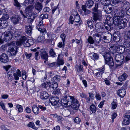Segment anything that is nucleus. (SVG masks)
<instances>
[{
  "mask_svg": "<svg viewBox=\"0 0 130 130\" xmlns=\"http://www.w3.org/2000/svg\"><path fill=\"white\" fill-rule=\"evenodd\" d=\"M111 106L112 108L115 109L117 106V104L116 102H115L114 101H113L111 103Z\"/></svg>",
  "mask_w": 130,
  "mask_h": 130,
  "instance_id": "bf43d9fd",
  "label": "nucleus"
},
{
  "mask_svg": "<svg viewBox=\"0 0 130 130\" xmlns=\"http://www.w3.org/2000/svg\"><path fill=\"white\" fill-rule=\"evenodd\" d=\"M14 2L13 5L17 7H20L21 6V4L19 3L17 0H13Z\"/></svg>",
  "mask_w": 130,
  "mask_h": 130,
  "instance_id": "8fccbe9b",
  "label": "nucleus"
},
{
  "mask_svg": "<svg viewBox=\"0 0 130 130\" xmlns=\"http://www.w3.org/2000/svg\"><path fill=\"white\" fill-rule=\"evenodd\" d=\"M98 70L99 71L94 74L96 78L98 79H100L102 78V74L104 71V67L100 68L98 69Z\"/></svg>",
  "mask_w": 130,
  "mask_h": 130,
  "instance_id": "ddd939ff",
  "label": "nucleus"
},
{
  "mask_svg": "<svg viewBox=\"0 0 130 130\" xmlns=\"http://www.w3.org/2000/svg\"><path fill=\"white\" fill-rule=\"evenodd\" d=\"M42 30L43 31L41 33L42 34V35H43L45 39H54L53 37L55 36L56 35L55 34H52L49 33H47L45 29H43Z\"/></svg>",
  "mask_w": 130,
  "mask_h": 130,
  "instance_id": "9d476101",
  "label": "nucleus"
},
{
  "mask_svg": "<svg viewBox=\"0 0 130 130\" xmlns=\"http://www.w3.org/2000/svg\"><path fill=\"white\" fill-rule=\"evenodd\" d=\"M92 19L95 22L97 21H100L102 17L101 12H99L97 13H92Z\"/></svg>",
  "mask_w": 130,
  "mask_h": 130,
  "instance_id": "4468645a",
  "label": "nucleus"
},
{
  "mask_svg": "<svg viewBox=\"0 0 130 130\" xmlns=\"http://www.w3.org/2000/svg\"><path fill=\"white\" fill-rule=\"evenodd\" d=\"M94 40L93 39L92 37L89 36L88 39V41L90 44H92L94 43Z\"/></svg>",
  "mask_w": 130,
  "mask_h": 130,
  "instance_id": "603ef678",
  "label": "nucleus"
},
{
  "mask_svg": "<svg viewBox=\"0 0 130 130\" xmlns=\"http://www.w3.org/2000/svg\"><path fill=\"white\" fill-rule=\"evenodd\" d=\"M92 54L93 59L97 60L99 58V56L98 54L95 53H92Z\"/></svg>",
  "mask_w": 130,
  "mask_h": 130,
  "instance_id": "de8ad7c7",
  "label": "nucleus"
},
{
  "mask_svg": "<svg viewBox=\"0 0 130 130\" xmlns=\"http://www.w3.org/2000/svg\"><path fill=\"white\" fill-rule=\"evenodd\" d=\"M89 98L91 100H93L94 99V94L91 92H90L89 93Z\"/></svg>",
  "mask_w": 130,
  "mask_h": 130,
  "instance_id": "0e129e2a",
  "label": "nucleus"
},
{
  "mask_svg": "<svg viewBox=\"0 0 130 130\" xmlns=\"http://www.w3.org/2000/svg\"><path fill=\"white\" fill-rule=\"evenodd\" d=\"M117 47L118 52L120 53L121 54L124 53H125L126 50L123 45L117 44Z\"/></svg>",
  "mask_w": 130,
  "mask_h": 130,
  "instance_id": "5701e85b",
  "label": "nucleus"
},
{
  "mask_svg": "<svg viewBox=\"0 0 130 130\" xmlns=\"http://www.w3.org/2000/svg\"><path fill=\"white\" fill-rule=\"evenodd\" d=\"M40 52L41 58L44 60H48V54L46 51L44 49H42Z\"/></svg>",
  "mask_w": 130,
  "mask_h": 130,
  "instance_id": "6ab92c4d",
  "label": "nucleus"
},
{
  "mask_svg": "<svg viewBox=\"0 0 130 130\" xmlns=\"http://www.w3.org/2000/svg\"><path fill=\"white\" fill-rule=\"evenodd\" d=\"M126 94V90L123 89H121L118 90V95L121 98H123Z\"/></svg>",
  "mask_w": 130,
  "mask_h": 130,
  "instance_id": "c756f323",
  "label": "nucleus"
},
{
  "mask_svg": "<svg viewBox=\"0 0 130 130\" xmlns=\"http://www.w3.org/2000/svg\"><path fill=\"white\" fill-rule=\"evenodd\" d=\"M20 16L18 15H15L12 16L11 19V20L12 22L14 24H17L19 21L20 19Z\"/></svg>",
  "mask_w": 130,
  "mask_h": 130,
  "instance_id": "a878e982",
  "label": "nucleus"
},
{
  "mask_svg": "<svg viewBox=\"0 0 130 130\" xmlns=\"http://www.w3.org/2000/svg\"><path fill=\"white\" fill-rule=\"evenodd\" d=\"M48 14L47 13L42 14L40 15L39 17V19L43 20L44 19H47L48 18Z\"/></svg>",
  "mask_w": 130,
  "mask_h": 130,
  "instance_id": "c03bdc74",
  "label": "nucleus"
},
{
  "mask_svg": "<svg viewBox=\"0 0 130 130\" xmlns=\"http://www.w3.org/2000/svg\"><path fill=\"white\" fill-rule=\"evenodd\" d=\"M50 101L52 105H55L59 102V99L58 97L55 96L50 98Z\"/></svg>",
  "mask_w": 130,
  "mask_h": 130,
  "instance_id": "2eb2a0df",
  "label": "nucleus"
},
{
  "mask_svg": "<svg viewBox=\"0 0 130 130\" xmlns=\"http://www.w3.org/2000/svg\"><path fill=\"white\" fill-rule=\"evenodd\" d=\"M93 37L94 41L97 43H99L103 38L102 36L98 33H96L94 35Z\"/></svg>",
  "mask_w": 130,
  "mask_h": 130,
  "instance_id": "aec40b11",
  "label": "nucleus"
},
{
  "mask_svg": "<svg viewBox=\"0 0 130 130\" xmlns=\"http://www.w3.org/2000/svg\"><path fill=\"white\" fill-rule=\"evenodd\" d=\"M36 16V14H35L34 13H31V15L28 17V18L34 20Z\"/></svg>",
  "mask_w": 130,
  "mask_h": 130,
  "instance_id": "680f3d73",
  "label": "nucleus"
},
{
  "mask_svg": "<svg viewBox=\"0 0 130 130\" xmlns=\"http://www.w3.org/2000/svg\"><path fill=\"white\" fill-rule=\"evenodd\" d=\"M90 109L92 113H94L96 111V108L95 105L94 104H92L90 107Z\"/></svg>",
  "mask_w": 130,
  "mask_h": 130,
  "instance_id": "37998d69",
  "label": "nucleus"
},
{
  "mask_svg": "<svg viewBox=\"0 0 130 130\" xmlns=\"http://www.w3.org/2000/svg\"><path fill=\"white\" fill-rule=\"evenodd\" d=\"M95 29L97 32L104 34L106 32L104 26L102 25L101 23H97L95 26Z\"/></svg>",
  "mask_w": 130,
  "mask_h": 130,
  "instance_id": "0eeeda50",
  "label": "nucleus"
},
{
  "mask_svg": "<svg viewBox=\"0 0 130 130\" xmlns=\"http://www.w3.org/2000/svg\"><path fill=\"white\" fill-rule=\"evenodd\" d=\"M34 9V7L33 5H31L28 6L26 8L25 11L27 13H31Z\"/></svg>",
  "mask_w": 130,
  "mask_h": 130,
  "instance_id": "bb28decb",
  "label": "nucleus"
},
{
  "mask_svg": "<svg viewBox=\"0 0 130 130\" xmlns=\"http://www.w3.org/2000/svg\"><path fill=\"white\" fill-rule=\"evenodd\" d=\"M113 6L116 7L120 5L121 7L125 8L129 6V3L126 1L124 2L125 0H112Z\"/></svg>",
  "mask_w": 130,
  "mask_h": 130,
  "instance_id": "7ed1b4c3",
  "label": "nucleus"
},
{
  "mask_svg": "<svg viewBox=\"0 0 130 130\" xmlns=\"http://www.w3.org/2000/svg\"><path fill=\"white\" fill-rule=\"evenodd\" d=\"M14 71L13 70L10 71L7 73V76L10 77L12 75H13V74H14Z\"/></svg>",
  "mask_w": 130,
  "mask_h": 130,
  "instance_id": "338daca9",
  "label": "nucleus"
},
{
  "mask_svg": "<svg viewBox=\"0 0 130 130\" xmlns=\"http://www.w3.org/2000/svg\"><path fill=\"white\" fill-rule=\"evenodd\" d=\"M53 82L57 83V82L60 80V76L58 75H56L53 78Z\"/></svg>",
  "mask_w": 130,
  "mask_h": 130,
  "instance_id": "09e8293b",
  "label": "nucleus"
},
{
  "mask_svg": "<svg viewBox=\"0 0 130 130\" xmlns=\"http://www.w3.org/2000/svg\"><path fill=\"white\" fill-rule=\"evenodd\" d=\"M103 9L104 11L107 14L110 13L113 10L112 5L110 4L108 5H104Z\"/></svg>",
  "mask_w": 130,
  "mask_h": 130,
  "instance_id": "dca6fc26",
  "label": "nucleus"
},
{
  "mask_svg": "<svg viewBox=\"0 0 130 130\" xmlns=\"http://www.w3.org/2000/svg\"><path fill=\"white\" fill-rule=\"evenodd\" d=\"M80 121V119L78 117L75 118L74 120V122L77 124H79Z\"/></svg>",
  "mask_w": 130,
  "mask_h": 130,
  "instance_id": "69168bd1",
  "label": "nucleus"
},
{
  "mask_svg": "<svg viewBox=\"0 0 130 130\" xmlns=\"http://www.w3.org/2000/svg\"><path fill=\"white\" fill-rule=\"evenodd\" d=\"M114 14L115 15L114 17L117 18L118 20L122 19L124 17L125 12L123 10L116 9L114 12Z\"/></svg>",
  "mask_w": 130,
  "mask_h": 130,
  "instance_id": "1a4fd4ad",
  "label": "nucleus"
},
{
  "mask_svg": "<svg viewBox=\"0 0 130 130\" xmlns=\"http://www.w3.org/2000/svg\"><path fill=\"white\" fill-rule=\"evenodd\" d=\"M117 22L118 24L116 25L118 26L120 29L124 28L127 26V21L126 19H119Z\"/></svg>",
  "mask_w": 130,
  "mask_h": 130,
  "instance_id": "423d86ee",
  "label": "nucleus"
},
{
  "mask_svg": "<svg viewBox=\"0 0 130 130\" xmlns=\"http://www.w3.org/2000/svg\"><path fill=\"white\" fill-rule=\"evenodd\" d=\"M123 122L125 125H128L130 123V116L129 115H126L124 118Z\"/></svg>",
  "mask_w": 130,
  "mask_h": 130,
  "instance_id": "cd10ccee",
  "label": "nucleus"
},
{
  "mask_svg": "<svg viewBox=\"0 0 130 130\" xmlns=\"http://www.w3.org/2000/svg\"><path fill=\"white\" fill-rule=\"evenodd\" d=\"M48 96L47 92L45 91H42L40 95L41 98L42 99H46L48 98Z\"/></svg>",
  "mask_w": 130,
  "mask_h": 130,
  "instance_id": "2f4dec72",
  "label": "nucleus"
},
{
  "mask_svg": "<svg viewBox=\"0 0 130 130\" xmlns=\"http://www.w3.org/2000/svg\"><path fill=\"white\" fill-rule=\"evenodd\" d=\"M26 71L24 70H23L22 71V77L23 79H25L27 77L26 75Z\"/></svg>",
  "mask_w": 130,
  "mask_h": 130,
  "instance_id": "13d9d810",
  "label": "nucleus"
},
{
  "mask_svg": "<svg viewBox=\"0 0 130 130\" xmlns=\"http://www.w3.org/2000/svg\"><path fill=\"white\" fill-rule=\"evenodd\" d=\"M75 68L76 70L78 72L83 71L84 70L83 66L81 65L80 64L76 65L75 66Z\"/></svg>",
  "mask_w": 130,
  "mask_h": 130,
  "instance_id": "79ce46f5",
  "label": "nucleus"
},
{
  "mask_svg": "<svg viewBox=\"0 0 130 130\" xmlns=\"http://www.w3.org/2000/svg\"><path fill=\"white\" fill-rule=\"evenodd\" d=\"M49 54L51 57H56V53L54 51V50L53 48L51 49L49 52Z\"/></svg>",
  "mask_w": 130,
  "mask_h": 130,
  "instance_id": "a19ab883",
  "label": "nucleus"
},
{
  "mask_svg": "<svg viewBox=\"0 0 130 130\" xmlns=\"http://www.w3.org/2000/svg\"><path fill=\"white\" fill-rule=\"evenodd\" d=\"M60 36L62 41L63 43L64 44V43H66L65 40L66 37V35L64 34H61Z\"/></svg>",
  "mask_w": 130,
  "mask_h": 130,
  "instance_id": "6e6d98bb",
  "label": "nucleus"
},
{
  "mask_svg": "<svg viewBox=\"0 0 130 130\" xmlns=\"http://www.w3.org/2000/svg\"><path fill=\"white\" fill-rule=\"evenodd\" d=\"M98 3H95V7L92 9V13H97L99 12H101V11L98 9Z\"/></svg>",
  "mask_w": 130,
  "mask_h": 130,
  "instance_id": "ea45409f",
  "label": "nucleus"
},
{
  "mask_svg": "<svg viewBox=\"0 0 130 130\" xmlns=\"http://www.w3.org/2000/svg\"><path fill=\"white\" fill-rule=\"evenodd\" d=\"M50 84V82H45L42 83L41 86L42 88L46 89L49 91Z\"/></svg>",
  "mask_w": 130,
  "mask_h": 130,
  "instance_id": "72a5a7b5",
  "label": "nucleus"
},
{
  "mask_svg": "<svg viewBox=\"0 0 130 130\" xmlns=\"http://www.w3.org/2000/svg\"><path fill=\"white\" fill-rule=\"evenodd\" d=\"M101 3L105 5H108L110 4V0H101Z\"/></svg>",
  "mask_w": 130,
  "mask_h": 130,
  "instance_id": "49530a36",
  "label": "nucleus"
},
{
  "mask_svg": "<svg viewBox=\"0 0 130 130\" xmlns=\"http://www.w3.org/2000/svg\"><path fill=\"white\" fill-rule=\"evenodd\" d=\"M94 4V2L91 0H88L85 4L87 8L89 9L92 7Z\"/></svg>",
  "mask_w": 130,
  "mask_h": 130,
  "instance_id": "f704fd0d",
  "label": "nucleus"
},
{
  "mask_svg": "<svg viewBox=\"0 0 130 130\" xmlns=\"http://www.w3.org/2000/svg\"><path fill=\"white\" fill-rule=\"evenodd\" d=\"M42 8V4L39 2H37L35 4V8L39 11H41Z\"/></svg>",
  "mask_w": 130,
  "mask_h": 130,
  "instance_id": "c9c22d12",
  "label": "nucleus"
},
{
  "mask_svg": "<svg viewBox=\"0 0 130 130\" xmlns=\"http://www.w3.org/2000/svg\"><path fill=\"white\" fill-rule=\"evenodd\" d=\"M124 38L126 39H130V31H128L127 34L124 36Z\"/></svg>",
  "mask_w": 130,
  "mask_h": 130,
  "instance_id": "052dcab7",
  "label": "nucleus"
},
{
  "mask_svg": "<svg viewBox=\"0 0 130 130\" xmlns=\"http://www.w3.org/2000/svg\"><path fill=\"white\" fill-rule=\"evenodd\" d=\"M103 57L105 63L108 64L110 68L113 67L114 65V63L113 61L112 57L110 56L109 53L106 52L104 53Z\"/></svg>",
  "mask_w": 130,
  "mask_h": 130,
  "instance_id": "20e7f679",
  "label": "nucleus"
},
{
  "mask_svg": "<svg viewBox=\"0 0 130 130\" xmlns=\"http://www.w3.org/2000/svg\"><path fill=\"white\" fill-rule=\"evenodd\" d=\"M128 77V75L125 73H123L118 77V79L120 82L126 80Z\"/></svg>",
  "mask_w": 130,
  "mask_h": 130,
  "instance_id": "473e14b6",
  "label": "nucleus"
},
{
  "mask_svg": "<svg viewBox=\"0 0 130 130\" xmlns=\"http://www.w3.org/2000/svg\"><path fill=\"white\" fill-rule=\"evenodd\" d=\"M4 38L6 41L11 40L13 37L14 34L11 31H9L5 32Z\"/></svg>",
  "mask_w": 130,
  "mask_h": 130,
  "instance_id": "f8f14e48",
  "label": "nucleus"
},
{
  "mask_svg": "<svg viewBox=\"0 0 130 130\" xmlns=\"http://www.w3.org/2000/svg\"><path fill=\"white\" fill-rule=\"evenodd\" d=\"M21 32L20 31H16L14 32L13 36L15 37H19L21 35Z\"/></svg>",
  "mask_w": 130,
  "mask_h": 130,
  "instance_id": "4d7b16f0",
  "label": "nucleus"
},
{
  "mask_svg": "<svg viewBox=\"0 0 130 130\" xmlns=\"http://www.w3.org/2000/svg\"><path fill=\"white\" fill-rule=\"evenodd\" d=\"M124 48H125L126 50V48L130 49V45L128 42H125V43L124 46Z\"/></svg>",
  "mask_w": 130,
  "mask_h": 130,
  "instance_id": "774afa93",
  "label": "nucleus"
},
{
  "mask_svg": "<svg viewBox=\"0 0 130 130\" xmlns=\"http://www.w3.org/2000/svg\"><path fill=\"white\" fill-rule=\"evenodd\" d=\"M117 48V44L111 46L109 48V52L112 54L118 52Z\"/></svg>",
  "mask_w": 130,
  "mask_h": 130,
  "instance_id": "c85d7f7f",
  "label": "nucleus"
},
{
  "mask_svg": "<svg viewBox=\"0 0 130 130\" xmlns=\"http://www.w3.org/2000/svg\"><path fill=\"white\" fill-rule=\"evenodd\" d=\"M61 104L65 107L71 106L73 109L77 110L80 105L79 102L73 96L67 95L63 96L61 101Z\"/></svg>",
  "mask_w": 130,
  "mask_h": 130,
  "instance_id": "f257e3e1",
  "label": "nucleus"
},
{
  "mask_svg": "<svg viewBox=\"0 0 130 130\" xmlns=\"http://www.w3.org/2000/svg\"><path fill=\"white\" fill-rule=\"evenodd\" d=\"M0 60L3 63H6L9 61L7 55L5 53L2 54L0 56Z\"/></svg>",
  "mask_w": 130,
  "mask_h": 130,
  "instance_id": "a211bd4d",
  "label": "nucleus"
},
{
  "mask_svg": "<svg viewBox=\"0 0 130 130\" xmlns=\"http://www.w3.org/2000/svg\"><path fill=\"white\" fill-rule=\"evenodd\" d=\"M63 43V44H62V42H60L58 44V47L59 48H61L62 47L63 48H64V46L65 43H64V44Z\"/></svg>",
  "mask_w": 130,
  "mask_h": 130,
  "instance_id": "e2e57ef3",
  "label": "nucleus"
},
{
  "mask_svg": "<svg viewBox=\"0 0 130 130\" xmlns=\"http://www.w3.org/2000/svg\"><path fill=\"white\" fill-rule=\"evenodd\" d=\"M117 20V18H115L114 17H113V19L112 18L107 17L106 18L105 23L111 25V26H113V24L115 25H116L118 24V22H117L118 20Z\"/></svg>",
  "mask_w": 130,
  "mask_h": 130,
  "instance_id": "6e6552de",
  "label": "nucleus"
},
{
  "mask_svg": "<svg viewBox=\"0 0 130 130\" xmlns=\"http://www.w3.org/2000/svg\"><path fill=\"white\" fill-rule=\"evenodd\" d=\"M44 26L43 24V21L42 20L39 19V21L37 24V28L38 30L40 32L43 31L42 29H45L44 28Z\"/></svg>",
  "mask_w": 130,
  "mask_h": 130,
  "instance_id": "f3484780",
  "label": "nucleus"
},
{
  "mask_svg": "<svg viewBox=\"0 0 130 130\" xmlns=\"http://www.w3.org/2000/svg\"><path fill=\"white\" fill-rule=\"evenodd\" d=\"M27 38L24 36L22 35L21 37V38L19 40L17 41L16 44L18 45H20L21 44L24 43L25 41L26 40Z\"/></svg>",
  "mask_w": 130,
  "mask_h": 130,
  "instance_id": "393cba45",
  "label": "nucleus"
},
{
  "mask_svg": "<svg viewBox=\"0 0 130 130\" xmlns=\"http://www.w3.org/2000/svg\"><path fill=\"white\" fill-rule=\"evenodd\" d=\"M39 108L38 107H37L36 105H34L32 107V111L35 114L37 115L40 112V111Z\"/></svg>",
  "mask_w": 130,
  "mask_h": 130,
  "instance_id": "e433bc0d",
  "label": "nucleus"
},
{
  "mask_svg": "<svg viewBox=\"0 0 130 130\" xmlns=\"http://www.w3.org/2000/svg\"><path fill=\"white\" fill-rule=\"evenodd\" d=\"M15 44V42L14 41L8 43L5 45H2L1 47V49L5 50L7 46H9L8 48L9 55L11 56L15 55L17 52V47L14 45Z\"/></svg>",
  "mask_w": 130,
  "mask_h": 130,
  "instance_id": "f03ea898",
  "label": "nucleus"
},
{
  "mask_svg": "<svg viewBox=\"0 0 130 130\" xmlns=\"http://www.w3.org/2000/svg\"><path fill=\"white\" fill-rule=\"evenodd\" d=\"M27 126L28 127H31L35 130L37 129V128L35 126L34 123L33 122H29Z\"/></svg>",
  "mask_w": 130,
  "mask_h": 130,
  "instance_id": "a18cd8bd",
  "label": "nucleus"
},
{
  "mask_svg": "<svg viewBox=\"0 0 130 130\" xmlns=\"http://www.w3.org/2000/svg\"><path fill=\"white\" fill-rule=\"evenodd\" d=\"M102 40V41L106 43L110 42L112 40V36L111 34L107 32L106 36H103Z\"/></svg>",
  "mask_w": 130,
  "mask_h": 130,
  "instance_id": "9b49d317",
  "label": "nucleus"
},
{
  "mask_svg": "<svg viewBox=\"0 0 130 130\" xmlns=\"http://www.w3.org/2000/svg\"><path fill=\"white\" fill-rule=\"evenodd\" d=\"M16 107L18 109L19 112H21L23 111V107L22 105H17L16 106Z\"/></svg>",
  "mask_w": 130,
  "mask_h": 130,
  "instance_id": "864d4df0",
  "label": "nucleus"
},
{
  "mask_svg": "<svg viewBox=\"0 0 130 130\" xmlns=\"http://www.w3.org/2000/svg\"><path fill=\"white\" fill-rule=\"evenodd\" d=\"M115 58L116 61L115 63L116 67L121 66L124 59L123 55L121 54H117L116 55Z\"/></svg>",
  "mask_w": 130,
  "mask_h": 130,
  "instance_id": "39448f33",
  "label": "nucleus"
},
{
  "mask_svg": "<svg viewBox=\"0 0 130 130\" xmlns=\"http://www.w3.org/2000/svg\"><path fill=\"white\" fill-rule=\"evenodd\" d=\"M8 25V23L6 20H0V28L4 29Z\"/></svg>",
  "mask_w": 130,
  "mask_h": 130,
  "instance_id": "4be33fe9",
  "label": "nucleus"
},
{
  "mask_svg": "<svg viewBox=\"0 0 130 130\" xmlns=\"http://www.w3.org/2000/svg\"><path fill=\"white\" fill-rule=\"evenodd\" d=\"M113 36V40L115 42H117L120 41L121 37L119 32H116L114 33Z\"/></svg>",
  "mask_w": 130,
  "mask_h": 130,
  "instance_id": "412c9836",
  "label": "nucleus"
},
{
  "mask_svg": "<svg viewBox=\"0 0 130 130\" xmlns=\"http://www.w3.org/2000/svg\"><path fill=\"white\" fill-rule=\"evenodd\" d=\"M87 24L88 26L91 29H92L94 28L93 23L90 21L87 22Z\"/></svg>",
  "mask_w": 130,
  "mask_h": 130,
  "instance_id": "5fc2aeb1",
  "label": "nucleus"
},
{
  "mask_svg": "<svg viewBox=\"0 0 130 130\" xmlns=\"http://www.w3.org/2000/svg\"><path fill=\"white\" fill-rule=\"evenodd\" d=\"M58 87L57 83L53 82L51 83L50 82L49 85V91H52L53 90H55Z\"/></svg>",
  "mask_w": 130,
  "mask_h": 130,
  "instance_id": "b1692460",
  "label": "nucleus"
},
{
  "mask_svg": "<svg viewBox=\"0 0 130 130\" xmlns=\"http://www.w3.org/2000/svg\"><path fill=\"white\" fill-rule=\"evenodd\" d=\"M74 20L75 22L78 23L79 24H81L82 23V21L80 20V16L78 14H77L75 16Z\"/></svg>",
  "mask_w": 130,
  "mask_h": 130,
  "instance_id": "4c0bfd02",
  "label": "nucleus"
},
{
  "mask_svg": "<svg viewBox=\"0 0 130 130\" xmlns=\"http://www.w3.org/2000/svg\"><path fill=\"white\" fill-rule=\"evenodd\" d=\"M32 27L30 25L25 26V32L28 35H30L32 33Z\"/></svg>",
  "mask_w": 130,
  "mask_h": 130,
  "instance_id": "7c9ffc66",
  "label": "nucleus"
},
{
  "mask_svg": "<svg viewBox=\"0 0 130 130\" xmlns=\"http://www.w3.org/2000/svg\"><path fill=\"white\" fill-rule=\"evenodd\" d=\"M104 26L105 29V30H106L108 31H110L112 30L113 27V26H111V25L108 24L106 23H104Z\"/></svg>",
  "mask_w": 130,
  "mask_h": 130,
  "instance_id": "58836bf2",
  "label": "nucleus"
},
{
  "mask_svg": "<svg viewBox=\"0 0 130 130\" xmlns=\"http://www.w3.org/2000/svg\"><path fill=\"white\" fill-rule=\"evenodd\" d=\"M59 55H58V58L57 59V63L59 65H62L63 64L64 62L62 59H59Z\"/></svg>",
  "mask_w": 130,
  "mask_h": 130,
  "instance_id": "3c124183",
  "label": "nucleus"
}]
</instances>
